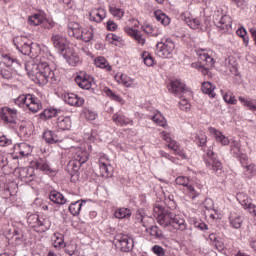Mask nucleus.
<instances>
[{"mask_svg":"<svg viewBox=\"0 0 256 256\" xmlns=\"http://www.w3.org/2000/svg\"><path fill=\"white\" fill-rule=\"evenodd\" d=\"M169 91L174 95H177L178 97L181 95H185L186 93H189V90L185 88V84L179 79L173 80L170 83Z\"/></svg>","mask_w":256,"mask_h":256,"instance_id":"dca6fc26","label":"nucleus"},{"mask_svg":"<svg viewBox=\"0 0 256 256\" xmlns=\"http://www.w3.org/2000/svg\"><path fill=\"white\" fill-rule=\"evenodd\" d=\"M197 56L200 62L192 63V67L201 71L204 75H208L209 69L214 67L215 59H213V51L200 49L197 51Z\"/></svg>","mask_w":256,"mask_h":256,"instance_id":"7ed1b4c3","label":"nucleus"},{"mask_svg":"<svg viewBox=\"0 0 256 256\" xmlns=\"http://www.w3.org/2000/svg\"><path fill=\"white\" fill-rule=\"evenodd\" d=\"M34 167L43 171L46 175H53V173H55V169L51 168V165H49V162L46 159L37 160L34 162Z\"/></svg>","mask_w":256,"mask_h":256,"instance_id":"412c9836","label":"nucleus"},{"mask_svg":"<svg viewBox=\"0 0 256 256\" xmlns=\"http://www.w3.org/2000/svg\"><path fill=\"white\" fill-rule=\"evenodd\" d=\"M64 59H66L69 65L75 67L79 63V55L73 50V48H68L65 52L62 53Z\"/></svg>","mask_w":256,"mask_h":256,"instance_id":"4be33fe9","label":"nucleus"},{"mask_svg":"<svg viewBox=\"0 0 256 256\" xmlns=\"http://www.w3.org/2000/svg\"><path fill=\"white\" fill-rule=\"evenodd\" d=\"M214 23L216 25V27H218L219 29H223V30H227L229 29V27H231V16L229 15H222L221 17H216L214 18Z\"/></svg>","mask_w":256,"mask_h":256,"instance_id":"6ab92c4d","label":"nucleus"},{"mask_svg":"<svg viewBox=\"0 0 256 256\" xmlns=\"http://www.w3.org/2000/svg\"><path fill=\"white\" fill-rule=\"evenodd\" d=\"M160 137L161 139H163V141L166 142L167 147L174 151V155H179V157H182V159H187L185 151L181 149V146L179 145V143H177V141L171 138V134H169V132L162 131Z\"/></svg>","mask_w":256,"mask_h":256,"instance_id":"1a4fd4ad","label":"nucleus"},{"mask_svg":"<svg viewBox=\"0 0 256 256\" xmlns=\"http://www.w3.org/2000/svg\"><path fill=\"white\" fill-rule=\"evenodd\" d=\"M43 21H45V14L43 12H38L28 18L29 25H32L34 27L42 25Z\"/></svg>","mask_w":256,"mask_h":256,"instance_id":"c756f323","label":"nucleus"},{"mask_svg":"<svg viewBox=\"0 0 256 256\" xmlns=\"http://www.w3.org/2000/svg\"><path fill=\"white\" fill-rule=\"evenodd\" d=\"M125 33H127V35H130V37H133L136 41V43H138V45H145V41L146 39L144 38L143 35H141V33L131 27H125L124 28Z\"/></svg>","mask_w":256,"mask_h":256,"instance_id":"b1692460","label":"nucleus"},{"mask_svg":"<svg viewBox=\"0 0 256 256\" xmlns=\"http://www.w3.org/2000/svg\"><path fill=\"white\" fill-rule=\"evenodd\" d=\"M223 99L226 103H229L230 105H237V99H235V96L231 93H227L223 96Z\"/></svg>","mask_w":256,"mask_h":256,"instance_id":"0e129e2a","label":"nucleus"},{"mask_svg":"<svg viewBox=\"0 0 256 256\" xmlns=\"http://www.w3.org/2000/svg\"><path fill=\"white\" fill-rule=\"evenodd\" d=\"M184 21L190 29H201V20L193 17L191 14H185Z\"/></svg>","mask_w":256,"mask_h":256,"instance_id":"a878e982","label":"nucleus"},{"mask_svg":"<svg viewBox=\"0 0 256 256\" xmlns=\"http://www.w3.org/2000/svg\"><path fill=\"white\" fill-rule=\"evenodd\" d=\"M80 39L81 41H84L85 43H89L95 35V29L93 27L89 28H82V31L80 32Z\"/></svg>","mask_w":256,"mask_h":256,"instance_id":"c85d7f7f","label":"nucleus"},{"mask_svg":"<svg viewBox=\"0 0 256 256\" xmlns=\"http://www.w3.org/2000/svg\"><path fill=\"white\" fill-rule=\"evenodd\" d=\"M28 223L31 227H43L45 225V219L39 217L37 214H33L28 217Z\"/></svg>","mask_w":256,"mask_h":256,"instance_id":"c9c22d12","label":"nucleus"},{"mask_svg":"<svg viewBox=\"0 0 256 256\" xmlns=\"http://www.w3.org/2000/svg\"><path fill=\"white\" fill-rule=\"evenodd\" d=\"M114 243L117 249H120V251H122L123 253H129L130 251H133V247L135 245V242H133V238H131V236H129L128 234L124 233L116 234Z\"/></svg>","mask_w":256,"mask_h":256,"instance_id":"0eeeda50","label":"nucleus"},{"mask_svg":"<svg viewBox=\"0 0 256 256\" xmlns=\"http://www.w3.org/2000/svg\"><path fill=\"white\" fill-rule=\"evenodd\" d=\"M145 219H147V217L143 216L141 212L136 213L135 223H142L143 227H147V225H145Z\"/></svg>","mask_w":256,"mask_h":256,"instance_id":"774afa93","label":"nucleus"},{"mask_svg":"<svg viewBox=\"0 0 256 256\" xmlns=\"http://www.w3.org/2000/svg\"><path fill=\"white\" fill-rule=\"evenodd\" d=\"M229 222L231 227L234 229H241V225H243V217L236 213H231L229 217Z\"/></svg>","mask_w":256,"mask_h":256,"instance_id":"2f4dec72","label":"nucleus"},{"mask_svg":"<svg viewBox=\"0 0 256 256\" xmlns=\"http://www.w3.org/2000/svg\"><path fill=\"white\" fill-rule=\"evenodd\" d=\"M83 164L84 162L76 161L75 159H73L69 162L68 167H70V169H72L73 171H79Z\"/></svg>","mask_w":256,"mask_h":256,"instance_id":"e2e57ef3","label":"nucleus"},{"mask_svg":"<svg viewBox=\"0 0 256 256\" xmlns=\"http://www.w3.org/2000/svg\"><path fill=\"white\" fill-rule=\"evenodd\" d=\"M51 41L58 51L61 53L66 52L69 49V42L66 37H63L61 34H52Z\"/></svg>","mask_w":256,"mask_h":256,"instance_id":"ddd939ff","label":"nucleus"},{"mask_svg":"<svg viewBox=\"0 0 256 256\" xmlns=\"http://www.w3.org/2000/svg\"><path fill=\"white\" fill-rule=\"evenodd\" d=\"M51 241L55 249H63V247H67L65 244V237L59 232L53 234Z\"/></svg>","mask_w":256,"mask_h":256,"instance_id":"393cba45","label":"nucleus"},{"mask_svg":"<svg viewBox=\"0 0 256 256\" xmlns=\"http://www.w3.org/2000/svg\"><path fill=\"white\" fill-rule=\"evenodd\" d=\"M41 27H43L44 29H53V27H55V22L45 17L41 24Z\"/></svg>","mask_w":256,"mask_h":256,"instance_id":"338daca9","label":"nucleus"},{"mask_svg":"<svg viewBox=\"0 0 256 256\" xmlns=\"http://www.w3.org/2000/svg\"><path fill=\"white\" fill-rule=\"evenodd\" d=\"M14 45L22 55H29L31 53V45H33V42L23 36H18L14 38Z\"/></svg>","mask_w":256,"mask_h":256,"instance_id":"f8f14e48","label":"nucleus"},{"mask_svg":"<svg viewBox=\"0 0 256 256\" xmlns=\"http://www.w3.org/2000/svg\"><path fill=\"white\" fill-rule=\"evenodd\" d=\"M71 155L74 161H78L80 163H87V161H89V152L83 145L72 148Z\"/></svg>","mask_w":256,"mask_h":256,"instance_id":"4468645a","label":"nucleus"},{"mask_svg":"<svg viewBox=\"0 0 256 256\" xmlns=\"http://www.w3.org/2000/svg\"><path fill=\"white\" fill-rule=\"evenodd\" d=\"M236 35H238V37L243 38V43L245 47H249V36H247V30L245 29V27H240L236 31Z\"/></svg>","mask_w":256,"mask_h":256,"instance_id":"8fccbe9b","label":"nucleus"},{"mask_svg":"<svg viewBox=\"0 0 256 256\" xmlns=\"http://www.w3.org/2000/svg\"><path fill=\"white\" fill-rule=\"evenodd\" d=\"M43 139L46 141V143H59V136H57V134L51 130H46L44 132Z\"/></svg>","mask_w":256,"mask_h":256,"instance_id":"4c0bfd02","label":"nucleus"},{"mask_svg":"<svg viewBox=\"0 0 256 256\" xmlns=\"http://www.w3.org/2000/svg\"><path fill=\"white\" fill-rule=\"evenodd\" d=\"M13 141L5 135H0V147H9Z\"/></svg>","mask_w":256,"mask_h":256,"instance_id":"69168bd1","label":"nucleus"},{"mask_svg":"<svg viewBox=\"0 0 256 256\" xmlns=\"http://www.w3.org/2000/svg\"><path fill=\"white\" fill-rule=\"evenodd\" d=\"M116 80L120 85H124V87H131L133 85V79L125 74H117Z\"/></svg>","mask_w":256,"mask_h":256,"instance_id":"ea45409f","label":"nucleus"},{"mask_svg":"<svg viewBox=\"0 0 256 256\" xmlns=\"http://www.w3.org/2000/svg\"><path fill=\"white\" fill-rule=\"evenodd\" d=\"M151 251L153 254H155L156 256H169V253H167V249L163 248L160 245H154L151 248Z\"/></svg>","mask_w":256,"mask_h":256,"instance_id":"603ef678","label":"nucleus"},{"mask_svg":"<svg viewBox=\"0 0 256 256\" xmlns=\"http://www.w3.org/2000/svg\"><path fill=\"white\" fill-rule=\"evenodd\" d=\"M244 169V174L246 177H253L256 175V166L254 164L246 165Z\"/></svg>","mask_w":256,"mask_h":256,"instance_id":"13d9d810","label":"nucleus"},{"mask_svg":"<svg viewBox=\"0 0 256 256\" xmlns=\"http://www.w3.org/2000/svg\"><path fill=\"white\" fill-rule=\"evenodd\" d=\"M105 17H107V12L103 8H94L89 13V19L94 23H101Z\"/></svg>","mask_w":256,"mask_h":256,"instance_id":"a211bd4d","label":"nucleus"},{"mask_svg":"<svg viewBox=\"0 0 256 256\" xmlns=\"http://www.w3.org/2000/svg\"><path fill=\"white\" fill-rule=\"evenodd\" d=\"M150 235L156 237V239H163V232L157 226H152L150 228Z\"/></svg>","mask_w":256,"mask_h":256,"instance_id":"bf43d9fd","label":"nucleus"},{"mask_svg":"<svg viewBox=\"0 0 256 256\" xmlns=\"http://www.w3.org/2000/svg\"><path fill=\"white\" fill-rule=\"evenodd\" d=\"M179 107L181 111H189L191 109V104H189V100L185 99L183 95H180Z\"/></svg>","mask_w":256,"mask_h":256,"instance_id":"4d7b16f0","label":"nucleus"},{"mask_svg":"<svg viewBox=\"0 0 256 256\" xmlns=\"http://www.w3.org/2000/svg\"><path fill=\"white\" fill-rule=\"evenodd\" d=\"M142 60L146 67H153L155 65V58L147 51L141 54Z\"/></svg>","mask_w":256,"mask_h":256,"instance_id":"09e8293b","label":"nucleus"},{"mask_svg":"<svg viewBox=\"0 0 256 256\" xmlns=\"http://www.w3.org/2000/svg\"><path fill=\"white\" fill-rule=\"evenodd\" d=\"M0 117L5 123L13 125L14 123H17V109L3 107L1 109Z\"/></svg>","mask_w":256,"mask_h":256,"instance_id":"2eb2a0df","label":"nucleus"},{"mask_svg":"<svg viewBox=\"0 0 256 256\" xmlns=\"http://www.w3.org/2000/svg\"><path fill=\"white\" fill-rule=\"evenodd\" d=\"M175 51V43L171 38H164L161 42L156 45V53L158 57H163L167 59L171 57V54Z\"/></svg>","mask_w":256,"mask_h":256,"instance_id":"6e6552de","label":"nucleus"},{"mask_svg":"<svg viewBox=\"0 0 256 256\" xmlns=\"http://www.w3.org/2000/svg\"><path fill=\"white\" fill-rule=\"evenodd\" d=\"M154 17L159 23H161V25H164V27H167V25L171 23L169 16L165 15L161 10H156L154 12Z\"/></svg>","mask_w":256,"mask_h":256,"instance_id":"f704fd0d","label":"nucleus"},{"mask_svg":"<svg viewBox=\"0 0 256 256\" xmlns=\"http://www.w3.org/2000/svg\"><path fill=\"white\" fill-rule=\"evenodd\" d=\"M75 82L77 83L78 87L81 89H85L86 91H89L91 87H93V83H95V79L93 76L87 74L86 72H80L76 78Z\"/></svg>","mask_w":256,"mask_h":256,"instance_id":"9b49d317","label":"nucleus"},{"mask_svg":"<svg viewBox=\"0 0 256 256\" xmlns=\"http://www.w3.org/2000/svg\"><path fill=\"white\" fill-rule=\"evenodd\" d=\"M238 101L247 107L249 111H256V100L245 99L243 96L238 98Z\"/></svg>","mask_w":256,"mask_h":256,"instance_id":"c03bdc74","label":"nucleus"},{"mask_svg":"<svg viewBox=\"0 0 256 256\" xmlns=\"http://www.w3.org/2000/svg\"><path fill=\"white\" fill-rule=\"evenodd\" d=\"M81 31H83V28H81V24L77 22H69L68 23V35L69 37H74V39L81 38Z\"/></svg>","mask_w":256,"mask_h":256,"instance_id":"5701e85b","label":"nucleus"},{"mask_svg":"<svg viewBox=\"0 0 256 256\" xmlns=\"http://www.w3.org/2000/svg\"><path fill=\"white\" fill-rule=\"evenodd\" d=\"M83 203H85V201L83 200H77L75 202H72L68 208L71 215H73L74 217H77V215L81 213V208L83 207Z\"/></svg>","mask_w":256,"mask_h":256,"instance_id":"473e14b6","label":"nucleus"},{"mask_svg":"<svg viewBox=\"0 0 256 256\" xmlns=\"http://www.w3.org/2000/svg\"><path fill=\"white\" fill-rule=\"evenodd\" d=\"M59 110L55 108H46L42 113H40V119L47 121V119H53V117H57Z\"/></svg>","mask_w":256,"mask_h":256,"instance_id":"e433bc0d","label":"nucleus"},{"mask_svg":"<svg viewBox=\"0 0 256 256\" xmlns=\"http://www.w3.org/2000/svg\"><path fill=\"white\" fill-rule=\"evenodd\" d=\"M57 125L59 129H62V131H67L71 129V118L60 116L57 119Z\"/></svg>","mask_w":256,"mask_h":256,"instance_id":"72a5a7b5","label":"nucleus"},{"mask_svg":"<svg viewBox=\"0 0 256 256\" xmlns=\"http://www.w3.org/2000/svg\"><path fill=\"white\" fill-rule=\"evenodd\" d=\"M196 141L197 143H199L200 147H205V145L207 144V136L205 135V133L199 132L196 135Z\"/></svg>","mask_w":256,"mask_h":256,"instance_id":"680f3d73","label":"nucleus"},{"mask_svg":"<svg viewBox=\"0 0 256 256\" xmlns=\"http://www.w3.org/2000/svg\"><path fill=\"white\" fill-rule=\"evenodd\" d=\"M59 147H61V149H65L66 151L68 150L69 153H72L73 148H75L76 146L73 144V139L66 138L59 142Z\"/></svg>","mask_w":256,"mask_h":256,"instance_id":"79ce46f5","label":"nucleus"},{"mask_svg":"<svg viewBox=\"0 0 256 256\" xmlns=\"http://www.w3.org/2000/svg\"><path fill=\"white\" fill-rule=\"evenodd\" d=\"M240 203L242 207H244V209L250 213V215H253V217H256L255 204L251 203V201L249 200H240Z\"/></svg>","mask_w":256,"mask_h":256,"instance_id":"a19ab883","label":"nucleus"},{"mask_svg":"<svg viewBox=\"0 0 256 256\" xmlns=\"http://www.w3.org/2000/svg\"><path fill=\"white\" fill-rule=\"evenodd\" d=\"M64 101L72 107H81L85 103V100L79 97L75 93H68L64 95Z\"/></svg>","mask_w":256,"mask_h":256,"instance_id":"f3484780","label":"nucleus"},{"mask_svg":"<svg viewBox=\"0 0 256 256\" xmlns=\"http://www.w3.org/2000/svg\"><path fill=\"white\" fill-rule=\"evenodd\" d=\"M116 219H129L131 217V210L128 208H117L114 212Z\"/></svg>","mask_w":256,"mask_h":256,"instance_id":"58836bf2","label":"nucleus"},{"mask_svg":"<svg viewBox=\"0 0 256 256\" xmlns=\"http://www.w3.org/2000/svg\"><path fill=\"white\" fill-rule=\"evenodd\" d=\"M210 135H213V137L216 139L217 143H221L222 145H229L230 144V151L235 157H240V155H243V150H241V143L237 140L230 141L227 136L223 135V132L210 127L209 128Z\"/></svg>","mask_w":256,"mask_h":256,"instance_id":"20e7f679","label":"nucleus"},{"mask_svg":"<svg viewBox=\"0 0 256 256\" xmlns=\"http://www.w3.org/2000/svg\"><path fill=\"white\" fill-rule=\"evenodd\" d=\"M21 63L16 58H13L10 55L2 56V60L0 62V75L3 79H11L13 77V72L11 71V67L17 68L20 67Z\"/></svg>","mask_w":256,"mask_h":256,"instance_id":"423d86ee","label":"nucleus"},{"mask_svg":"<svg viewBox=\"0 0 256 256\" xmlns=\"http://www.w3.org/2000/svg\"><path fill=\"white\" fill-rule=\"evenodd\" d=\"M183 193L186 197H189V199L195 200L201 195V189H195V186L189 184L183 189Z\"/></svg>","mask_w":256,"mask_h":256,"instance_id":"cd10ccee","label":"nucleus"},{"mask_svg":"<svg viewBox=\"0 0 256 256\" xmlns=\"http://www.w3.org/2000/svg\"><path fill=\"white\" fill-rule=\"evenodd\" d=\"M206 167L214 173H219L223 170V164L217 159V154L211 148L207 150V158L205 160Z\"/></svg>","mask_w":256,"mask_h":256,"instance_id":"9d476101","label":"nucleus"},{"mask_svg":"<svg viewBox=\"0 0 256 256\" xmlns=\"http://www.w3.org/2000/svg\"><path fill=\"white\" fill-rule=\"evenodd\" d=\"M49 199L57 205H65V203H69V200L65 199V196L57 191H51L49 194Z\"/></svg>","mask_w":256,"mask_h":256,"instance_id":"bb28decb","label":"nucleus"},{"mask_svg":"<svg viewBox=\"0 0 256 256\" xmlns=\"http://www.w3.org/2000/svg\"><path fill=\"white\" fill-rule=\"evenodd\" d=\"M100 167V173L102 177H109V175H111V166L107 165V164H99Z\"/></svg>","mask_w":256,"mask_h":256,"instance_id":"052dcab7","label":"nucleus"},{"mask_svg":"<svg viewBox=\"0 0 256 256\" xmlns=\"http://www.w3.org/2000/svg\"><path fill=\"white\" fill-rule=\"evenodd\" d=\"M112 121L120 127L133 125V120H131V118L124 116V114L121 112H117L116 114H114L112 117Z\"/></svg>","mask_w":256,"mask_h":256,"instance_id":"aec40b11","label":"nucleus"},{"mask_svg":"<svg viewBox=\"0 0 256 256\" xmlns=\"http://www.w3.org/2000/svg\"><path fill=\"white\" fill-rule=\"evenodd\" d=\"M96 67L100 69H106V71H111V66H109V62L103 56H99L94 60Z\"/></svg>","mask_w":256,"mask_h":256,"instance_id":"37998d69","label":"nucleus"},{"mask_svg":"<svg viewBox=\"0 0 256 256\" xmlns=\"http://www.w3.org/2000/svg\"><path fill=\"white\" fill-rule=\"evenodd\" d=\"M15 104L19 107H26L32 113H37L43 109V104L39 98L35 97L32 94H22L16 100Z\"/></svg>","mask_w":256,"mask_h":256,"instance_id":"39448f33","label":"nucleus"},{"mask_svg":"<svg viewBox=\"0 0 256 256\" xmlns=\"http://www.w3.org/2000/svg\"><path fill=\"white\" fill-rule=\"evenodd\" d=\"M142 30L146 35H152V37H157L159 35V32H157V29L153 27V25L146 24L142 27Z\"/></svg>","mask_w":256,"mask_h":256,"instance_id":"864d4df0","label":"nucleus"},{"mask_svg":"<svg viewBox=\"0 0 256 256\" xmlns=\"http://www.w3.org/2000/svg\"><path fill=\"white\" fill-rule=\"evenodd\" d=\"M104 93L107 95V97H110V99H112V101H117V103H121V101H123L121 96L115 94V92H113V90H111L109 88H105Z\"/></svg>","mask_w":256,"mask_h":256,"instance_id":"5fc2aeb1","label":"nucleus"},{"mask_svg":"<svg viewBox=\"0 0 256 256\" xmlns=\"http://www.w3.org/2000/svg\"><path fill=\"white\" fill-rule=\"evenodd\" d=\"M201 89L206 95L215 97V87L213 84H211V82H203Z\"/></svg>","mask_w":256,"mask_h":256,"instance_id":"a18cd8bd","label":"nucleus"},{"mask_svg":"<svg viewBox=\"0 0 256 256\" xmlns=\"http://www.w3.org/2000/svg\"><path fill=\"white\" fill-rule=\"evenodd\" d=\"M154 215L161 227L176 229L178 231H185L187 229L185 219L161 205L154 206Z\"/></svg>","mask_w":256,"mask_h":256,"instance_id":"f03ea898","label":"nucleus"},{"mask_svg":"<svg viewBox=\"0 0 256 256\" xmlns=\"http://www.w3.org/2000/svg\"><path fill=\"white\" fill-rule=\"evenodd\" d=\"M19 153L22 155V157H27V155H31V145L27 143H20L19 144Z\"/></svg>","mask_w":256,"mask_h":256,"instance_id":"3c124183","label":"nucleus"},{"mask_svg":"<svg viewBox=\"0 0 256 256\" xmlns=\"http://www.w3.org/2000/svg\"><path fill=\"white\" fill-rule=\"evenodd\" d=\"M21 176H22V179H25V181H33V177L35 176V172H34L32 167L22 168L21 169Z\"/></svg>","mask_w":256,"mask_h":256,"instance_id":"de8ad7c7","label":"nucleus"},{"mask_svg":"<svg viewBox=\"0 0 256 256\" xmlns=\"http://www.w3.org/2000/svg\"><path fill=\"white\" fill-rule=\"evenodd\" d=\"M175 183H176V185H181L185 189L186 187H188L190 185L189 177H187V176H178L175 179Z\"/></svg>","mask_w":256,"mask_h":256,"instance_id":"6e6d98bb","label":"nucleus"},{"mask_svg":"<svg viewBox=\"0 0 256 256\" xmlns=\"http://www.w3.org/2000/svg\"><path fill=\"white\" fill-rule=\"evenodd\" d=\"M28 56L31 59L25 63V70L30 79L38 83V85L53 83L55 81V72L49 65V57H51L49 52L41 50L39 44L32 43Z\"/></svg>","mask_w":256,"mask_h":256,"instance_id":"f257e3e1","label":"nucleus"},{"mask_svg":"<svg viewBox=\"0 0 256 256\" xmlns=\"http://www.w3.org/2000/svg\"><path fill=\"white\" fill-rule=\"evenodd\" d=\"M109 11L112 16H114L116 19H123L125 15V10L121 9L115 5H112L109 7Z\"/></svg>","mask_w":256,"mask_h":256,"instance_id":"49530a36","label":"nucleus"},{"mask_svg":"<svg viewBox=\"0 0 256 256\" xmlns=\"http://www.w3.org/2000/svg\"><path fill=\"white\" fill-rule=\"evenodd\" d=\"M151 121L153 123H156L159 127H163L164 129H167V119L161 114V112H156L153 116H150Z\"/></svg>","mask_w":256,"mask_h":256,"instance_id":"7c9ffc66","label":"nucleus"}]
</instances>
